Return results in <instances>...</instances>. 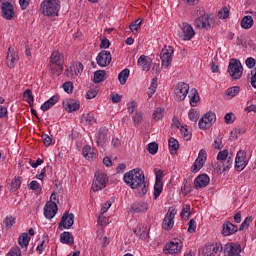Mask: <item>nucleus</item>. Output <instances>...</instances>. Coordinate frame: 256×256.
<instances>
[{
  "label": "nucleus",
  "instance_id": "nucleus-1",
  "mask_svg": "<svg viewBox=\"0 0 256 256\" xmlns=\"http://www.w3.org/2000/svg\"><path fill=\"white\" fill-rule=\"evenodd\" d=\"M123 181L132 189H137L138 195L143 197L149 191V185L145 181V174L141 169L136 168L126 172L123 176Z\"/></svg>",
  "mask_w": 256,
  "mask_h": 256
},
{
  "label": "nucleus",
  "instance_id": "nucleus-2",
  "mask_svg": "<svg viewBox=\"0 0 256 256\" xmlns=\"http://www.w3.org/2000/svg\"><path fill=\"white\" fill-rule=\"evenodd\" d=\"M192 17H195L194 26L196 29H205L209 31L213 23V17L205 13V8L197 6L192 11Z\"/></svg>",
  "mask_w": 256,
  "mask_h": 256
},
{
  "label": "nucleus",
  "instance_id": "nucleus-3",
  "mask_svg": "<svg viewBox=\"0 0 256 256\" xmlns=\"http://www.w3.org/2000/svg\"><path fill=\"white\" fill-rule=\"evenodd\" d=\"M39 11L44 17H59L61 2L59 0H43L40 3Z\"/></svg>",
  "mask_w": 256,
  "mask_h": 256
},
{
  "label": "nucleus",
  "instance_id": "nucleus-4",
  "mask_svg": "<svg viewBox=\"0 0 256 256\" xmlns=\"http://www.w3.org/2000/svg\"><path fill=\"white\" fill-rule=\"evenodd\" d=\"M228 73L232 79L237 80L243 77V65L235 58L230 59Z\"/></svg>",
  "mask_w": 256,
  "mask_h": 256
},
{
  "label": "nucleus",
  "instance_id": "nucleus-5",
  "mask_svg": "<svg viewBox=\"0 0 256 256\" xmlns=\"http://www.w3.org/2000/svg\"><path fill=\"white\" fill-rule=\"evenodd\" d=\"M108 181L109 178L107 177V174L104 172H96L95 179L92 183L93 191H101V189H105Z\"/></svg>",
  "mask_w": 256,
  "mask_h": 256
},
{
  "label": "nucleus",
  "instance_id": "nucleus-6",
  "mask_svg": "<svg viewBox=\"0 0 256 256\" xmlns=\"http://www.w3.org/2000/svg\"><path fill=\"white\" fill-rule=\"evenodd\" d=\"M175 215H177V210L174 207H169L162 222V228L165 231H171V228L175 225Z\"/></svg>",
  "mask_w": 256,
  "mask_h": 256
},
{
  "label": "nucleus",
  "instance_id": "nucleus-7",
  "mask_svg": "<svg viewBox=\"0 0 256 256\" xmlns=\"http://www.w3.org/2000/svg\"><path fill=\"white\" fill-rule=\"evenodd\" d=\"M217 121V116L213 112H207L203 115V117L199 120L198 125L200 129L204 131L207 129H211L213 127V123Z\"/></svg>",
  "mask_w": 256,
  "mask_h": 256
},
{
  "label": "nucleus",
  "instance_id": "nucleus-8",
  "mask_svg": "<svg viewBox=\"0 0 256 256\" xmlns=\"http://www.w3.org/2000/svg\"><path fill=\"white\" fill-rule=\"evenodd\" d=\"M189 94V84L185 82H179L174 89V98L176 101H185V98Z\"/></svg>",
  "mask_w": 256,
  "mask_h": 256
},
{
  "label": "nucleus",
  "instance_id": "nucleus-9",
  "mask_svg": "<svg viewBox=\"0 0 256 256\" xmlns=\"http://www.w3.org/2000/svg\"><path fill=\"white\" fill-rule=\"evenodd\" d=\"M175 50L171 46H165L161 51V63L165 69L171 67L173 61V53Z\"/></svg>",
  "mask_w": 256,
  "mask_h": 256
},
{
  "label": "nucleus",
  "instance_id": "nucleus-10",
  "mask_svg": "<svg viewBox=\"0 0 256 256\" xmlns=\"http://www.w3.org/2000/svg\"><path fill=\"white\" fill-rule=\"evenodd\" d=\"M181 249H183V242L179 238H174L165 245V252L169 255H179Z\"/></svg>",
  "mask_w": 256,
  "mask_h": 256
},
{
  "label": "nucleus",
  "instance_id": "nucleus-11",
  "mask_svg": "<svg viewBox=\"0 0 256 256\" xmlns=\"http://www.w3.org/2000/svg\"><path fill=\"white\" fill-rule=\"evenodd\" d=\"M207 162V151L205 149H201L198 153V157L195 160L194 164L191 167V171L193 173H198L203 169V165Z\"/></svg>",
  "mask_w": 256,
  "mask_h": 256
},
{
  "label": "nucleus",
  "instance_id": "nucleus-12",
  "mask_svg": "<svg viewBox=\"0 0 256 256\" xmlns=\"http://www.w3.org/2000/svg\"><path fill=\"white\" fill-rule=\"evenodd\" d=\"M75 223V214L65 212L62 215L61 221L59 222L58 228L60 231H63V229H71Z\"/></svg>",
  "mask_w": 256,
  "mask_h": 256
},
{
  "label": "nucleus",
  "instance_id": "nucleus-13",
  "mask_svg": "<svg viewBox=\"0 0 256 256\" xmlns=\"http://www.w3.org/2000/svg\"><path fill=\"white\" fill-rule=\"evenodd\" d=\"M111 61H113V57L111 56V52L107 50L100 51L96 57V62L99 67H109Z\"/></svg>",
  "mask_w": 256,
  "mask_h": 256
},
{
  "label": "nucleus",
  "instance_id": "nucleus-14",
  "mask_svg": "<svg viewBox=\"0 0 256 256\" xmlns=\"http://www.w3.org/2000/svg\"><path fill=\"white\" fill-rule=\"evenodd\" d=\"M217 161L223 163L224 171H227L230 167H233V158L229 156V150H221L217 155Z\"/></svg>",
  "mask_w": 256,
  "mask_h": 256
},
{
  "label": "nucleus",
  "instance_id": "nucleus-15",
  "mask_svg": "<svg viewBox=\"0 0 256 256\" xmlns=\"http://www.w3.org/2000/svg\"><path fill=\"white\" fill-rule=\"evenodd\" d=\"M234 167L236 171H243L247 167V152L243 150L237 152Z\"/></svg>",
  "mask_w": 256,
  "mask_h": 256
},
{
  "label": "nucleus",
  "instance_id": "nucleus-16",
  "mask_svg": "<svg viewBox=\"0 0 256 256\" xmlns=\"http://www.w3.org/2000/svg\"><path fill=\"white\" fill-rule=\"evenodd\" d=\"M223 251V245L221 243H216V244H210L206 245L203 248V255L204 256H219V253Z\"/></svg>",
  "mask_w": 256,
  "mask_h": 256
},
{
  "label": "nucleus",
  "instance_id": "nucleus-17",
  "mask_svg": "<svg viewBox=\"0 0 256 256\" xmlns=\"http://www.w3.org/2000/svg\"><path fill=\"white\" fill-rule=\"evenodd\" d=\"M2 17L6 19V21L13 20L15 17V7L9 2H3L1 5Z\"/></svg>",
  "mask_w": 256,
  "mask_h": 256
},
{
  "label": "nucleus",
  "instance_id": "nucleus-18",
  "mask_svg": "<svg viewBox=\"0 0 256 256\" xmlns=\"http://www.w3.org/2000/svg\"><path fill=\"white\" fill-rule=\"evenodd\" d=\"M181 29L182 35H180V39L182 41H191L195 37V29L191 24L183 23Z\"/></svg>",
  "mask_w": 256,
  "mask_h": 256
},
{
  "label": "nucleus",
  "instance_id": "nucleus-19",
  "mask_svg": "<svg viewBox=\"0 0 256 256\" xmlns=\"http://www.w3.org/2000/svg\"><path fill=\"white\" fill-rule=\"evenodd\" d=\"M57 211H59L57 203L48 201L44 206V217L51 220L57 215Z\"/></svg>",
  "mask_w": 256,
  "mask_h": 256
},
{
  "label": "nucleus",
  "instance_id": "nucleus-20",
  "mask_svg": "<svg viewBox=\"0 0 256 256\" xmlns=\"http://www.w3.org/2000/svg\"><path fill=\"white\" fill-rule=\"evenodd\" d=\"M63 107L66 109L67 113H73V111H79L81 105L79 101L75 99H66L63 101Z\"/></svg>",
  "mask_w": 256,
  "mask_h": 256
},
{
  "label": "nucleus",
  "instance_id": "nucleus-21",
  "mask_svg": "<svg viewBox=\"0 0 256 256\" xmlns=\"http://www.w3.org/2000/svg\"><path fill=\"white\" fill-rule=\"evenodd\" d=\"M224 253H228V256H240L241 245L228 243L224 246Z\"/></svg>",
  "mask_w": 256,
  "mask_h": 256
},
{
  "label": "nucleus",
  "instance_id": "nucleus-22",
  "mask_svg": "<svg viewBox=\"0 0 256 256\" xmlns=\"http://www.w3.org/2000/svg\"><path fill=\"white\" fill-rule=\"evenodd\" d=\"M210 181L211 179L206 174H201L195 178L194 187L195 189H203L209 185Z\"/></svg>",
  "mask_w": 256,
  "mask_h": 256
},
{
  "label": "nucleus",
  "instance_id": "nucleus-23",
  "mask_svg": "<svg viewBox=\"0 0 256 256\" xmlns=\"http://www.w3.org/2000/svg\"><path fill=\"white\" fill-rule=\"evenodd\" d=\"M238 231L239 228L231 222H226L223 224L222 235L224 237H229V235H235V233H237Z\"/></svg>",
  "mask_w": 256,
  "mask_h": 256
},
{
  "label": "nucleus",
  "instance_id": "nucleus-24",
  "mask_svg": "<svg viewBox=\"0 0 256 256\" xmlns=\"http://www.w3.org/2000/svg\"><path fill=\"white\" fill-rule=\"evenodd\" d=\"M137 65L142 71H151V58L141 55L137 60Z\"/></svg>",
  "mask_w": 256,
  "mask_h": 256
},
{
  "label": "nucleus",
  "instance_id": "nucleus-25",
  "mask_svg": "<svg viewBox=\"0 0 256 256\" xmlns=\"http://www.w3.org/2000/svg\"><path fill=\"white\" fill-rule=\"evenodd\" d=\"M50 63L57 65L63 71V55L59 51H55L50 56Z\"/></svg>",
  "mask_w": 256,
  "mask_h": 256
},
{
  "label": "nucleus",
  "instance_id": "nucleus-26",
  "mask_svg": "<svg viewBox=\"0 0 256 256\" xmlns=\"http://www.w3.org/2000/svg\"><path fill=\"white\" fill-rule=\"evenodd\" d=\"M96 143L98 147H103L107 143V128H100L96 134Z\"/></svg>",
  "mask_w": 256,
  "mask_h": 256
},
{
  "label": "nucleus",
  "instance_id": "nucleus-27",
  "mask_svg": "<svg viewBox=\"0 0 256 256\" xmlns=\"http://www.w3.org/2000/svg\"><path fill=\"white\" fill-rule=\"evenodd\" d=\"M134 213H145L149 210V204L147 202H136L131 207Z\"/></svg>",
  "mask_w": 256,
  "mask_h": 256
},
{
  "label": "nucleus",
  "instance_id": "nucleus-28",
  "mask_svg": "<svg viewBox=\"0 0 256 256\" xmlns=\"http://www.w3.org/2000/svg\"><path fill=\"white\" fill-rule=\"evenodd\" d=\"M57 103H59V96L54 95L41 105V110L44 112L49 111V109H51V107L54 105H57Z\"/></svg>",
  "mask_w": 256,
  "mask_h": 256
},
{
  "label": "nucleus",
  "instance_id": "nucleus-29",
  "mask_svg": "<svg viewBox=\"0 0 256 256\" xmlns=\"http://www.w3.org/2000/svg\"><path fill=\"white\" fill-rule=\"evenodd\" d=\"M6 61H7L8 67L10 69H13V67H15V63H17V61H19V56L16 53H13L11 51V48H9L8 54L6 57Z\"/></svg>",
  "mask_w": 256,
  "mask_h": 256
},
{
  "label": "nucleus",
  "instance_id": "nucleus-30",
  "mask_svg": "<svg viewBox=\"0 0 256 256\" xmlns=\"http://www.w3.org/2000/svg\"><path fill=\"white\" fill-rule=\"evenodd\" d=\"M60 243H63V245H73L75 238L70 232H63L60 234Z\"/></svg>",
  "mask_w": 256,
  "mask_h": 256
},
{
  "label": "nucleus",
  "instance_id": "nucleus-31",
  "mask_svg": "<svg viewBox=\"0 0 256 256\" xmlns=\"http://www.w3.org/2000/svg\"><path fill=\"white\" fill-rule=\"evenodd\" d=\"M81 123L84 125H95L97 123V120L95 119L94 113H86L82 115Z\"/></svg>",
  "mask_w": 256,
  "mask_h": 256
},
{
  "label": "nucleus",
  "instance_id": "nucleus-32",
  "mask_svg": "<svg viewBox=\"0 0 256 256\" xmlns=\"http://www.w3.org/2000/svg\"><path fill=\"white\" fill-rule=\"evenodd\" d=\"M82 155L85 157V159H88V161H93L95 159V150L91 148V146H86L82 150Z\"/></svg>",
  "mask_w": 256,
  "mask_h": 256
},
{
  "label": "nucleus",
  "instance_id": "nucleus-33",
  "mask_svg": "<svg viewBox=\"0 0 256 256\" xmlns=\"http://www.w3.org/2000/svg\"><path fill=\"white\" fill-rule=\"evenodd\" d=\"M29 241H31V238L28 233H22L18 239V243L22 249L29 247Z\"/></svg>",
  "mask_w": 256,
  "mask_h": 256
},
{
  "label": "nucleus",
  "instance_id": "nucleus-34",
  "mask_svg": "<svg viewBox=\"0 0 256 256\" xmlns=\"http://www.w3.org/2000/svg\"><path fill=\"white\" fill-rule=\"evenodd\" d=\"M255 21L251 16H244L241 20V27L242 29H251L253 27Z\"/></svg>",
  "mask_w": 256,
  "mask_h": 256
},
{
  "label": "nucleus",
  "instance_id": "nucleus-35",
  "mask_svg": "<svg viewBox=\"0 0 256 256\" xmlns=\"http://www.w3.org/2000/svg\"><path fill=\"white\" fill-rule=\"evenodd\" d=\"M168 147L170 149L171 155H175L179 149V141L175 138H170L168 141Z\"/></svg>",
  "mask_w": 256,
  "mask_h": 256
},
{
  "label": "nucleus",
  "instance_id": "nucleus-36",
  "mask_svg": "<svg viewBox=\"0 0 256 256\" xmlns=\"http://www.w3.org/2000/svg\"><path fill=\"white\" fill-rule=\"evenodd\" d=\"M189 98H190L191 107H197V103H199V100H200L197 89L191 90V94L189 95Z\"/></svg>",
  "mask_w": 256,
  "mask_h": 256
},
{
  "label": "nucleus",
  "instance_id": "nucleus-37",
  "mask_svg": "<svg viewBox=\"0 0 256 256\" xmlns=\"http://www.w3.org/2000/svg\"><path fill=\"white\" fill-rule=\"evenodd\" d=\"M107 77V72L105 70H98L94 73V83H102Z\"/></svg>",
  "mask_w": 256,
  "mask_h": 256
},
{
  "label": "nucleus",
  "instance_id": "nucleus-38",
  "mask_svg": "<svg viewBox=\"0 0 256 256\" xmlns=\"http://www.w3.org/2000/svg\"><path fill=\"white\" fill-rule=\"evenodd\" d=\"M239 91H241V87L233 86L226 90V95L229 99H233V97H237V95H239Z\"/></svg>",
  "mask_w": 256,
  "mask_h": 256
},
{
  "label": "nucleus",
  "instance_id": "nucleus-39",
  "mask_svg": "<svg viewBox=\"0 0 256 256\" xmlns=\"http://www.w3.org/2000/svg\"><path fill=\"white\" fill-rule=\"evenodd\" d=\"M129 69H124L122 70L119 75H118V80L120 82L121 85H125V83H127V79H129Z\"/></svg>",
  "mask_w": 256,
  "mask_h": 256
},
{
  "label": "nucleus",
  "instance_id": "nucleus-40",
  "mask_svg": "<svg viewBox=\"0 0 256 256\" xmlns=\"http://www.w3.org/2000/svg\"><path fill=\"white\" fill-rule=\"evenodd\" d=\"M164 115H165V109L156 108L154 110V113L152 114V119L156 122L161 121V119H163Z\"/></svg>",
  "mask_w": 256,
  "mask_h": 256
},
{
  "label": "nucleus",
  "instance_id": "nucleus-41",
  "mask_svg": "<svg viewBox=\"0 0 256 256\" xmlns=\"http://www.w3.org/2000/svg\"><path fill=\"white\" fill-rule=\"evenodd\" d=\"M163 193V182H155L154 184V199H158L159 195Z\"/></svg>",
  "mask_w": 256,
  "mask_h": 256
},
{
  "label": "nucleus",
  "instance_id": "nucleus-42",
  "mask_svg": "<svg viewBox=\"0 0 256 256\" xmlns=\"http://www.w3.org/2000/svg\"><path fill=\"white\" fill-rule=\"evenodd\" d=\"M181 217L182 219H189L191 217V205L184 204L181 211Z\"/></svg>",
  "mask_w": 256,
  "mask_h": 256
},
{
  "label": "nucleus",
  "instance_id": "nucleus-43",
  "mask_svg": "<svg viewBox=\"0 0 256 256\" xmlns=\"http://www.w3.org/2000/svg\"><path fill=\"white\" fill-rule=\"evenodd\" d=\"M141 25H143V19L138 18L136 21L132 22L129 29L132 33H135V31H139L141 29Z\"/></svg>",
  "mask_w": 256,
  "mask_h": 256
},
{
  "label": "nucleus",
  "instance_id": "nucleus-44",
  "mask_svg": "<svg viewBox=\"0 0 256 256\" xmlns=\"http://www.w3.org/2000/svg\"><path fill=\"white\" fill-rule=\"evenodd\" d=\"M253 222V217L247 216L245 220L240 225L239 231H245V229H249V225Z\"/></svg>",
  "mask_w": 256,
  "mask_h": 256
},
{
  "label": "nucleus",
  "instance_id": "nucleus-45",
  "mask_svg": "<svg viewBox=\"0 0 256 256\" xmlns=\"http://www.w3.org/2000/svg\"><path fill=\"white\" fill-rule=\"evenodd\" d=\"M21 187V178L15 177L11 182L10 191H17Z\"/></svg>",
  "mask_w": 256,
  "mask_h": 256
},
{
  "label": "nucleus",
  "instance_id": "nucleus-46",
  "mask_svg": "<svg viewBox=\"0 0 256 256\" xmlns=\"http://www.w3.org/2000/svg\"><path fill=\"white\" fill-rule=\"evenodd\" d=\"M24 99H26L27 103H29V105H33V91H31V89H27L24 94H23Z\"/></svg>",
  "mask_w": 256,
  "mask_h": 256
},
{
  "label": "nucleus",
  "instance_id": "nucleus-47",
  "mask_svg": "<svg viewBox=\"0 0 256 256\" xmlns=\"http://www.w3.org/2000/svg\"><path fill=\"white\" fill-rule=\"evenodd\" d=\"M28 187L36 193H41V184H39V182H37L36 180L31 181Z\"/></svg>",
  "mask_w": 256,
  "mask_h": 256
},
{
  "label": "nucleus",
  "instance_id": "nucleus-48",
  "mask_svg": "<svg viewBox=\"0 0 256 256\" xmlns=\"http://www.w3.org/2000/svg\"><path fill=\"white\" fill-rule=\"evenodd\" d=\"M148 151L150 155L157 154V151H159V145L156 142H151L148 144Z\"/></svg>",
  "mask_w": 256,
  "mask_h": 256
},
{
  "label": "nucleus",
  "instance_id": "nucleus-49",
  "mask_svg": "<svg viewBox=\"0 0 256 256\" xmlns=\"http://www.w3.org/2000/svg\"><path fill=\"white\" fill-rule=\"evenodd\" d=\"M188 117L190 121H193L194 123L198 121L199 119V112L195 109H191L188 113Z\"/></svg>",
  "mask_w": 256,
  "mask_h": 256
},
{
  "label": "nucleus",
  "instance_id": "nucleus-50",
  "mask_svg": "<svg viewBox=\"0 0 256 256\" xmlns=\"http://www.w3.org/2000/svg\"><path fill=\"white\" fill-rule=\"evenodd\" d=\"M74 75H81L83 73V63L79 62L72 66Z\"/></svg>",
  "mask_w": 256,
  "mask_h": 256
},
{
  "label": "nucleus",
  "instance_id": "nucleus-51",
  "mask_svg": "<svg viewBox=\"0 0 256 256\" xmlns=\"http://www.w3.org/2000/svg\"><path fill=\"white\" fill-rule=\"evenodd\" d=\"M14 223H15V218L13 216H7L4 219V225H5L6 229H11V227H13Z\"/></svg>",
  "mask_w": 256,
  "mask_h": 256
},
{
  "label": "nucleus",
  "instance_id": "nucleus-52",
  "mask_svg": "<svg viewBox=\"0 0 256 256\" xmlns=\"http://www.w3.org/2000/svg\"><path fill=\"white\" fill-rule=\"evenodd\" d=\"M45 247H47V238H43L40 244L37 246L36 250L38 251L39 255L45 251Z\"/></svg>",
  "mask_w": 256,
  "mask_h": 256
},
{
  "label": "nucleus",
  "instance_id": "nucleus-53",
  "mask_svg": "<svg viewBox=\"0 0 256 256\" xmlns=\"http://www.w3.org/2000/svg\"><path fill=\"white\" fill-rule=\"evenodd\" d=\"M133 122L135 125H139L140 123L143 122V113L141 112H136L133 116Z\"/></svg>",
  "mask_w": 256,
  "mask_h": 256
},
{
  "label": "nucleus",
  "instance_id": "nucleus-54",
  "mask_svg": "<svg viewBox=\"0 0 256 256\" xmlns=\"http://www.w3.org/2000/svg\"><path fill=\"white\" fill-rule=\"evenodd\" d=\"M197 229V222L195 219H191L188 223V233H195V230Z\"/></svg>",
  "mask_w": 256,
  "mask_h": 256
},
{
  "label": "nucleus",
  "instance_id": "nucleus-55",
  "mask_svg": "<svg viewBox=\"0 0 256 256\" xmlns=\"http://www.w3.org/2000/svg\"><path fill=\"white\" fill-rule=\"evenodd\" d=\"M155 91H157V79L154 78L149 87V97H151V95H155Z\"/></svg>",
  "mask_w": 256,
  "mask_h": 256
},
{
  "label": "nucleus",
  "instance_id": "nucleus-56",
  "mask_svg": "<svg viewBox=\"0 0 256 256\" xmlns=\"http://www.w3.org/2000/svg\"><path fill=\"white\" fill-rule=\"evenodd\" d=\"M180 131L182 136L186 139V141H189V139H191V136L189 135V129H187V126H181Z\"/></svg>",
  "mask_w": 256,
  "mask_h": 256
},
{
  "label": "nucleus",
  "instance_id": "nucleus-57",
  "mask_svg": "<svg viewBox=\"0 0 256 256\" xmlns=\"http://www.w3.org/2000/svg\"><path fill=\"white\" fill-rule=\"evenodd\" d=\"M219 19H227L229 17V9L223 8L218 12Z\"/></svg>",
  "mask_w": 256,
  "mask_h": 256
},
{
  "label": "nucleus",
  "instance_id": "nucleus-58",
  "mask_svg": "<svg viewBox=\"0 0 256 256\" xmlns=\"http://www.w3.org/2000/svg\"><path fill=\"white\" fill-rule=\"evenodd\" d=\"M63 89L66 93L71 94L73 93V83L71 82H65L63 84Z\"/></svg>",
  "mask_w": 256,
  "mask_h": 256
},
{
  "label": "nucleus",
  "instance_id": "nucleus-59",
  "mask_svg": "<svg viewBox=\"0 0 256 256\" xmlns=\"http://www.w3.org/2000/svg\"><path fill=\"white\" fill-rule=\"evenodd\" d=\"M245 63H246V67H248V69H253V67H255V65H256L255 58H253V57L247 58Z\"/></svg>",
  "mask_w": 256,
  "mask_h": 256
},
{
  "label": "nucleus",
  "instance_id": "nucleus-60",
  "mask_svg": "<svg viewBox=\"0 0 256 256\" xmlns=\"http://www.w3.org/2000/svg\"><path fill=\"white\" fill-rule=\"evenodd\" d=\"M7 256H21V248L20 247L12 248Z\"/></svg>",
  "mask_w": 256,
  "mask_h": 256
},
{
  "label": "nucleus",
  "instance_id": "nucleus-61",
  "mask_svg": "<svg viewBox=\"0 0 256 256\" xmlns=\"http://www.w3.org/2000/svg\"><path fill=\"white\" fill-rule=\"evenodd\" d=\"M97 97V90L90 89L86 93V99H95Z\"/></svg>",
  "mask_w": 256,
  "mask_h": 256
},
{
  "label": "nucleus",
  "instance_id": "nucleus-62",
  "mask_svg": "<svg viewBox=\"0 0 256 256\" xmlns=\"http://www.w3.org/2000/svg\"><path fill=\"white\" fill-rule=\"evenodd\" d=\"M181 191L184 195H187L191 190L189 189V185L187 180H184L181 186Z\"/></svg>",
  "mask_w": 256,
  "mask_h": 256
},
{
  "label": "nucleus",
  "instance_id": "nucleus-63",
  "mask_svg": "<svg viewBox=\"0 0 256 256\" xmlns=\"http://www.w3.org/2000/svg\"><path fill=\"white\" fill-rule=\"evenodd\" d=\"M42 139L44 141V145L46 147H49V145H51V143H53V138H51L49 135L44 134L42 135Z\"/></svg>",
  "mask_w": 256,
  "mask_h": 256
},
{
  "label": "nucleus",
  "instance_id": "nucleus-64",
  "mask_svg": "<svg viewBox=\"0 0 256 256\" xmlns=\"http://www.w3.org/2000/svg\"><path fill=\"white\" fill-rule=\"evenodd\" d=\"M123 96H121L120 94H112L110 96V99L112 101V103H121V99Z\"/></svg>",
  "mask_w": 256,
  "mask_h": 256
}]
</instances>
